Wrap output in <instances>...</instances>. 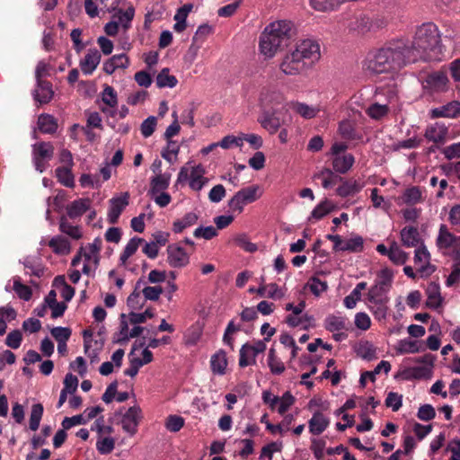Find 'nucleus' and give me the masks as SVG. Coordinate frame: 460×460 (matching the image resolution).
I'll use <instances>...</instances> for the list:
<instances>
[{"label": "nucleus", "instance_id": "nucleus-1", "mask_svg": "<svg viewBox=\"0 0 460 460\" xmlns=\"http://www.w3.org/2000/svg\"><path fill=\"white\" fill-rule=\"evenodd\" d=\"M411 58L409 40L396 39L369 51L362 62V68L369 75L393 74L414 63Z\"/></svg>", "mask_w": 460, "mask_h": 460}, {"label": "nucleus", "instance_id": "nucleus-2", "mask_svg": "<svg viewBox=\"0 0 460 460\" xmlns=\"http://www.w3.org/2000/svg\"><path fill=\"white\" fill-rule=\"evenodd\" d=\"M441 52L442 45L438 27L432 22H426L419 26L412 42H409L411 59L414 63L419 60H438Z\"/></svg>", "mask_w": 460, "mask_h": 460}, {"label": "nucleus", "instance_id": "nucleus-3", "mask_svg": "<svg viewBox=\"0 0 460 460\" xmlns=\"http://www.w3.org/2000/svg\"><path fill=\"white\" fill-rule=\"evenodd\" d=\"M320 58V47L312 40H304L296 49L287 53L279 63V69L287 75H297L305 71Z\"/></svg>", "mask_w": 460, "mask_h": 460}, {"label": "nucleus", "instance_id": "nucleus-4", "mask_svg": "<svg viewBox=\"0 0 460 460\" xmlns=\"http://www.w3.org/2000/svg\"><path fill=\"white\" fill-rule=\"evenodd\" d=\"M294 34L293 23L281 20L270 23L260 36L259 49L265 58H272L282 50Z\"/></svg>", "mask_w": 460, "mask_h": 460}, {"label": "nucleus", "instance_id": "nucleus-5", "mask_svg": "<svg viewBox=\"0 0 460 460\" xmlns=\"http://www.w3.org/2000/svg\"><path fill=\"white\" fill-rule=\"evenodd\" d=\"M261 195L262 191L259 185H252L243 188L228 201L229 208L233 212L241 214L243 211V207L245 205L256 201Z\"/></svg>", "mask_w": 460, "mask_h": 460}, {"label": "nucleus", "instance_id": "nucleus-6", "mask_svg": "<svg viewBox=\"0 0 460 460\" xmlns=\"http://www.w3.org/2000/svg\"><path fill=\"white\" fill-rule=\"evenodd\" d=\"M394 273L388 268L383 269L377 275L374 286L368 290L367 299L388 297L387 293L391 288Z\"/></svg>", "mask_w": 460, "mask_h": 460}, {"label": "nucleus", "instance_id": "nucleus-7", "mask_svg": "<svg viewBox=\"0 0 460 460\" xmlns=\"http://www.w3.org/2000/svg\"><path fill=\"white\" fill-rule=\"evenodd\" d=\"M435 358L431 354H426L423 357L415 359L416 362L422 363L423 365L407 368L403 372L405 379H421L428 378L431 375Z\"/></svg>", "mask_w": 460, "mask_h": 460}, {"label": "nucleus", "instance_id": "nucleus-8", "mask_svg": "<svg viewBox=\"0 0 460 460\" xmlns=\"http://www.w3.org/2000/svg\"><path fill=\"white\" fill-rule=\"evenodd\" d=\"M448 77L444 71H436L429 74L422 82L424 90L433 93L445 92L447 89Z\"/></svg>", "mask_w": 460, "mask_h": 460}, {"label": "nucleus", "instance_id": "nucleus-9", "mask_svg": "<svg viewBox=\"0 0 460 460\" xmlns=\"http://www.w3.org/2000/svg\"><path fill=\"white\" fill-rule=\"evenodd\" d=\"M109 203L110 208L107 218L109 223L114 225L118 222L120 214L129 203V193L126 191L119 196L113 197L110 199Z\"/></svg>", "mask_w": 460, "mask_h": 460}, {"label": "nucleus", "instance_id": "nucleus-10", "mask_svg": "<svg viewBox=\"0 0 460 460\" xmlns=\"http://www.w3.org/2000/svg\"><path fill=\"white\" fill-rule=\"evenodd\" d=\"M54 147L49 142H40L33 146V160L38 171L42 172L45 168L44 160L53 156Z\"/></svg>", "mask_w": 460, "mask_h": 460}, {"label": "nucleus", "instance_id": "nucleus-11", "mask_svg": "<svg viewBox=\"0 0 460 460\" xmlns=\"http://www.w3.org/2000/svg\"><path fill=\"white\" fill-rule=\"evenodd\" d=\"M141 420V409L138 406L130 407L122 416L121 426L125 432L134 436Z\"/></svg>", "mask_w": 460, "mask_h": 460}, {"label": "nucleus", "instance_id": "nucleus-12", "mask_svg": "<svg viewBox=\"0 0 460 460\" xmlns=\"http://www.w3.org/2000/svg\"><path fill=\"white\" fill-rule=\"evenodd\" d=\"M414 263L419 266L418 270L425 276H429L435 271V267L430 264V253L424 243L415 250Z\"/></svg>", "mask_w": 460, "mask_h": 460}, {"label": "nucleus", "instance_id": "nucleus-13", "mask_svg": "<svg viewBox=\"0 0 460 460\" xmlns=\"http://www.w3.org/2000/svg\"><path fill=\"white\" fill-rule=\"evenodd\" d=\"M167 253L168 263L173 268H181L189 263V254L178 244L173 243L168 245Z\"/></svg>", "mask_w": 460, "mask_h": 460}, {"label": "nucleus", "instance_id": "nucleus-14", "mask_svg": "<svg viewBox=\"0 0 460 460\" xmlns=\"http://www.w3.org/2000/svg\"><path fill=\"white\" fill-rule=\"evenodd\" d=\"M460 116V102L452 101L440 107L434 108L429 111L431 119L447 118L455 119Z\"/></svg>", "mask_w": 460, "mask_h": 460}, {"label": "nucleus", "instance_id": "nucleus-15", "mask_svg": "<svg viewBox=\"0 0 460 460\" xmlns=\"http://www.w3.org/2000/svg\"><path fill=\"white\" fill-rule=\"evenodd\" d=\"M284 102L283 93L276 88H263L260 95V102L263 108H274Z\"/></svg>", "mask_w": 460, "mask_h": 460}, {"label": "nucleus", "instance_id": "nucleus-16", "mask_svg": "<svg viewBox=\"0 0 460 460\" xmlns=\"http://www.w3.org/2000/svg\"><path fill=\"white\" fill-rule=\"evenodd\" d=\"M436 243L439 249H449L460 246V237L450 233L446 225H441Z\"/></svg>", "mask_w": 460, "mask_h": 460}, {"label": "nucleus", "instance_id": "nucleus-17", "mask_svg": "<svg viewBox=\"0 0 460 460\" xmlns=\"http://www.w3.org/2000/svg\"><path fill=\"white\" fill-rule=\"evenodd\" d=\"M401 242L406 247H415L416 249L423 243L418 229L414 226H405L401 230Z\"/></svg>", "mask_w": 460, "mask_h": 460}, {"label": "nucleus", "instance_id": "nucleus-18", "mask_svg": "<svg viewBox=\"0 0 460 460\" xmlns=\"http://www.w3.org/2000/svg\"><path fill=\"white\" fill-rule=\"evenodd\" d=\"M101 61V54L96 49H89L84 59L80 61V67L84 75H91Z\"/></svg>", "mask_w": 460, "mask_h": 460}, {"label": "nucleus", "instance_id": "nucleus-19", "mask_svg": "<svg viewBox=\"0 0 460 460\" xmlns=\"http://www.w3.org/2000/svg\"><path fill=\"white\" fill-rule=\"evenodd\" d=\"M329 424V418L323 412L316 411L308 421L309 431L313 435H320L327 429Z\"/></svg>", "mask_w": 460, "mask_h": 460}, {"label": "nucleus", "instance_id": "nucleus-20", "mask_svg": "<svg viewBox=\"0 0 460 460\" xmlns=\"http://www.w3.org/2000/svg\"><path fill=\"white\" fill-rule=\"evenodd\" d=\"M447 135V128L440 122H436L427 127L425 137L434 143L444 142Z\"/></svg>", "mask_w": 460, "mask_h": 460}, {"label": "nucleus", "instance_id": "nucleus-21", "mask_svg": "<svg viewBox=\"0 0 460 460\" xmlns=\"http://www.w3.org/2000/svg\"><path fill=\"white\" fill-rule=\"evenodd\" d=\"M371 18L366 14H360L354 18L349 24V30L358 34H366L372 31Z\"/></svg>", "mask_w": 460, "mask_h": 460}, {"label": "nucleus", "instance_id": "nucleus-22", "mask_svg": "<svg viewBox=\"0 0 460 460\" xmlns=\"http://www.w3.org/2000/svg\"><path fill=\"white\" fill-rule=\"evenodd\" d=\"M54 92L52 85L48 81L38 82L37 88L35 90L34 98L40 103H49L53 98Z\"/></svg>", "mask_w": 460, "mask_h": 460}, {"label": "nucleus", "instance_id": "nucleus-23", "mask_svg": "<svg viewBox=\"0 0 460 460\" xmlns=\"http://www.w3.org/2000/svg\"><path fill=\"white\" fill-rule=\"evenodd\" d=\"M91 206L90 199H79L73 201L66 207L67 216L70 218H76L84 214Z\"/></svg>", "mask_w": 460, "mask_h": 460}, {"label": "nucleus", "instance_id": "nucleus-24", "mask_svg": "<svg viewBox=\"0 0 460 460\" xmlns=\"http://www.w3.org/2000/svg\"><path fill=\"white\" fill-rule=\"evenodd\" d=\"M367 300L370 303V309L375 317L379 321L384 320L387 314V303L389 301V297H380Z\"/></svg>", "mask_w": 460, "mask_h": 460}, {"label": "nucleus", "instance_id": "nucleus-25", "mask_svg": "<svg viewBox=\"0 0 460 460\" xmlns=\"http://www.w3.org/2000/svg\"><path fill=\"white\" fill-rule=\"evenodd\" d=\"M38 128L44 134H53L58 129V121L50 114H40L38 118Z\"/></svg>", "mask_w": 460, "mask_h": 460}, {"label": "nucleus", "instance_id": "nucleus-26", "mask_svg": "<svg viewBox=\"0 0 460 460\" xmlns=\"http://www.w3.org/2000/svg\"><path fill=\"white\" fill-rule=\"evenodd\" d=\"M261 126L267 129L270 134L276 133L281 127V120L275 113L265 111L260 119Z\"/></svg>", "mask_w": 460, "mask_h": 460}, {"label": "nucleus", "instance_id": "nucleus-27", "mask_svg": "<svg viewBox=\"0 0 460 460\" xmlns=\"http://www.w3.org/2000/svg\"><path fill=\"white\" fill-rule=\"evenodd\" d=\"M211 369L214 374L224 375L227 367L226 354L224 350L220 349L211 357L210 360Z\"/></svg>", "mask_w": 460, "mask_h": 460}, {"label": "nucleus", "instance_id": "nucleus-28", "mask_svg": "<svg viewBox=\"0 0 460 460\" xmlns=\"http://www.w3.org/2000/svg\"><path fill=\"white\" fill-rule=\"evenodd\" d=\"M354 164V156L350 154L337 155L332 160V167L339 173L347 172Z\"/></svg>", "mask_w": 460, "mask_h": 460}, {"label": "nucleus", "instance_id": "nucleus-29", "mask_svg": "<svg viewBox=\"0 0 460 460\" xmlns=\"http://www.w3.org/2000/svg\"><path fill=\"white\" fill-rule=\"evenodd\" d=\"M171 180L170 173H159L151 180L150 182V194L155 195L160 191L166 190L169 186Z\"/></svg>", "mask_w": 460, "mask_h": 460}, {"label": "nucleus", "instance_id": "nucleus-30", "mask_svg": "<svg viewBox=\"0 0 460 460\" xmlns=\"http://www.w3.org/2000/svg\"><path fill=\"white\" fill-rule=\"evenodd\" d=\"M205 171L198 165L193 167L190 174V187L194 190H200L203 186L208 182V179L203 177Z\"/></svg>", "mask_w": 460, "mask_h": 460}, {"label": "nucleus", "instance_id": "nucleus-31", "mask_svg": "<svg viewBox=\"0 0 460 460\" xmlns=\"http://www.w3.org/2000/svg\"><path fill=\"white\" fill-rule=\"evenodd\" d=\"M363 238L361 236H356L350 239H341V244L338 252H359L363 250Z\"/></svg>", "mask_w": 460, "mask_h": 460}, {"label": "nucleus", "instance_id": "nucleus-32", "mask_svg": "<svg viewBox=\"0 0 460 460\" xmlns=\"http://www.w3.org/2000/svg\"><path fill=\"white\" fill-rule=\"evenodd\" d=\"M388 258L392 262L397 265H403L408 258L409 254L405 252L396 242H393L390 244V252Z\"/></svg>", "mask_w": 460, "mask_h": 460}, {"label": "nucleus", "instance_id": "nucleus-33", "mask_svg": "<svg viewBox=\"0 0 460 460\" xmlns=\"http://www.w3.org/2000/svg\"><path fill=\"white\" fill-rule=\"evenodd\" d=\"M256 356L257 354L252 350V345L248 343L243 345L240 349L239 366L244 367L249 365H254L256 363Z\"/></svg>", "mask_w": 460, "mask_h": 460}, {"label": "nucleus", "instance_id": "nucleus-34", "mask_svg": "<svg viewBox=\"0 0 460 460\" xmlns=\"http://www.w3.org/2000/svg\"><path fill=\"white\" fill-rule=\"evenodd\" d=\"M170 69L168 67L163 68L157 75L155 83L157 87H170L173 88L176 86L178 80L174 75H169Z\"/></svg>", "mask_w": 460, "mask_h": 460}, {"label": "nucleus", "instance_id": "nucleus-35", "mask_svg": "<svg viewBox=\"0 0 460 460\" xmlns=\"http://www.w3.org/2000/svg\"><path fill=\"white\" fill-rule=\"evenodd\" d=\"M315 178L322 179L323 187L329 189L337 184L342 178L335 174L331 169L324 168L314 176Z\"/></svg>", "mask_w": 460, "mask_h": 460}, {"label": "nucleus", "instance_id": "nucleus-36", "mask_svg": "<svg viewBox=\"0 0 460 460\" xmlns=\"http://www.w3.org/2000/svg\"><path fill=\"white\" fill-rule=\"evenodd\" d=\"M357 355L364 359L376 358V349L369 341H360L356 347Z\"/></svg>", "mask_w": 460, "mask_h": 460}, {"label": "nucleus", "instance_id": "nucleus-37", "mask_svg": "<svg viewBox=\"0 0 460 460\" xmlns=\"http://www.w3.org/2000/svg\"><path fill=\"white\" fill-rule=\"evenodd\" d=\"M391 365L388 361L382 360L373 371H366L361 374L359 383L362 387L366 385V377H369L372 382L376 380V375H378L382 370H384L386 374L390 371Z\"/></svg>", "mask_w": 460, "mask_h": 460}, {"label": "nucleus", "instance_id": "nucleus-38", "mask_svg": "<svg viewBox=\"0 0 460 460\" xmlns=\"http://www.w3.org/2000/svg\"><path fill=\"white\" fill-rule=\"evenodd\" d=\"M145 240L140 237H133L127 243L123 252L120 254L119 260L125 264L129 257H131L138 249L139 245L144 243Z\"/></svg>", "mask_w": 460, "mask_h": 460}, {"label": "nucleus", "instance_id": "nucleus-39", "mask_svg": "<svg viewBox=\"0 0 460 460\" xmlns=\"http://www.w3.org/2000/svg\"><path fill=\"white\" fill-rule=\"evenodd\" d=\"M49 246L55 253L66 254L70 252L69 242L62 236H55L49 242Z\"/></svg>", "mask_w": 460, "mask_h": 460}, {"label": "nucleus", "instance_id": "nucleus-40", "mask_svg": "<svg viewBox=\"0 0 460 460\" xmlns=\"http://www.w3.org/2000/svg\"><path fill=\"white\" fill-rule=\"evenodd\" d=\"M314 322V318L313 315H309L307 314H302L300 317H296L292 314H289L286 318V323L291 327H297L299 325H303L304 328H308L309 326H313Z\"/></svg>", "mask_w": 460, "mask_h": 460}, {"label": "nucleus", "instance_id": "nucleus-41", "mask_svg": "<svg viewBox=\"0 0 460 460\" xmlns=\"http://www.w3.org/2000/svg\"><path fill=\"white\" fill-rule=\"evenodd\" d=\"M292 109L295 112L299 114L301 117L309 119L314 118L319 110L315 107L310 106L303 102H295L292 104Z\"/></svg>", "mask_w": 460, "mask_h": 460}, {"label": "nucleus", "instance_id": "nucleus-42", "mask_svg": "<svg viewBox=\"0 0 460 460\" xmlns=\"http://www.w3.org/2000/svg\"><path fill=\"white\" fill-rule=\"evenodd\" d=\"M198 220L197 214L193 212L187 213L181 219L173 223L172 230L175 233H181L185 228L193 226Z\"/></svg>", "mask_w": 460, "mask_h": 460}, {"label": "nucleus", "instance_id": "nucleus-43", "mask_svg": "<svg viewBox=\"0 0 460 460\" xmlns=\"http://www.w3.org/2000/svg\"><path fill=\"white\" fill-rule=\"evenodd\" d=\"M59 230L72 237L73 239H80L82 237V233L78 226L71 225L66 217H61L59 221Z\"/></svg>", "mask_w": 460, "mask_h": 460}, {"label": "nucleus", "instance_id": "nucleus-44", "mask_svg": "<svg viewBox=\"0 0 460 460\" xmlns=\"http://www.w3.org/2000/svg\"><path fill=\"white\" fill-rule=\"evenodd\" d=\"M72 167L61 166L56 169V176L60 183L66 187L74 186V175Z\"/></svg>", "mask_w": 460, "mask_h": 460}, {"label": "nucleus", "instance_id": "nucleus-45", "mask_svg": "<svg viewBox=\"0 0 460 460\" xmlns=\"http://www.w3.org/2000/svg\"><path fill=\"white\" fill-rule=\"evenodd\" d=\"M402 199L406 204L415 205L422 201L421 190L417 186H412L405 190Z\"/></svg>", "mask_w": 460, "mask_h": 460}, {"label": "nucleus", "instance_id": "nucleus-46", "mask_svg": "<svg viewBox=\"0 0 460 460\" xmlns=\"http://www.w3.org/2000/svg\"><path fill=\"white\" fill-rule=\"evenodd\" d=\"M135 15V9L130 6L126 11L119 9L114 17L118 18L119 24H121L122 28L127 31L130 27V22Z\"/></svg>", "mask_w": 460, "mask_h": 460}, {"label": "nucleus", "instance_id": "nucleus-47", "mask_svg": "<svg viewBox=\"0 0 460 460\" xmlns=\"http://www.w3.org/2000/svg\"><path fill=\"white\" fill-rule=\"evenodd\" d=\"M16 312L13 307H0V335H4L6 332V321L15 319Z\"/></svg>", "mask_w": 460, "mask_h": 460}, {"label": "nucleus", "instance_id": "nucleus-48", "mask_svg": "<svg viewBox=\"0 0 460 460\" xmlns=\"http://www.w3.org/2000/svg\"><path fill=\"white\" fill-rule=\"evenodd\" d=\"M360 190L359 184L357 181L349 180L344 181L338 189L337 194L341 197H348L358 192Z\"/></svg>", "mask_w": 460, "mask_h": 460}, {"label": "nucleus", "instance_id": "nucleus-49", "mask_svg": "<svg viewBox=\"0 0 460 460\" xmlns=\"http://www.w3.org/2000/svg\"><path fill=\"white\" fill-rule=\"evenodd\" d=\"M428 298L426 305L430 308H437L440 305L441 298L438 291V287L435 284H430L427 289Z\"/></svg>", "mask_w": 460, "mask_h": 460}, {"label": "nucleus", "instance_id": "nucleus-50", "mask_svg": "<svg viewBox=\"0 0 460 460\" xmlns=\"http://www.w3.org/2000/svg\"><path fill=\"white\" fill-rule=\"evenodd\" d=\"M43 415V406L41 403H35L31 407L30 416V429L33 431L37 430L40 426V420Z\"/></svg>", "mask_w": 460, "mask_h": 460}, {"label": "nucleus", "instance_id": "nucleus-51", "mask_svg": "<svg viewBox=\"0 0 460 460\" xmlns=\"http://www.w3.org/2000/svg\"><path fill=\"white\" fill-rule=\"evenodd\" d=\"M339 133L344 139L352 140L357 138L354 124L349 120H342L340 123Z\"/></svg>", "mask_w": 460, "mask_h": 460}, {"label": "nucleus", "instance_id": "nucleus-52", "mask_svg": "<svg viewBox=\"0 0 460 460\" xmlns=\"http://www.w3.org/2000/svg\"><path fill=\"white\" fill-rule=\"evenodd\" d=\"M268 365L272 374L280 375L285 371L284 364L277 358L272 348L269 351Z\"/></svg>", "mask_w": 460, "mask_h": 460}, {"label": "nucleus", "instance_id": "nucleus-53", "mask_svg": "<svg viewBox=\"0 0 460 460\" xmlns=\"http://www.w3.org/2000/svg\"><path fill=\"white\" fill-rule=\"evenodd\" d=\"M146 282L140 279L137 281L134 291L129 295L128 297V305L133 309H137L142 306V304L139 303L140 299V294L141 291H139L142 284H145Z\"/></svg>", "mask_w": 460, "mask_h": 460}, {"label": "nucleus", "instance_id": "nucleus-54", "mask_svg": "<svg viewBox=\"0 0 460 460\" xmlns=\"http://www.w3.org/2000/svg\"><path fill=\"white\" fill-rule=\"evenodd\" d=\"M137 349L136 345L133 346L131 352L129 353V363L130 366L124 371L126 376L134 377L137 376L139 368L143 366L140 362V358L134 356V351Z\"/></svg>", "mask_w": 460, "mask_h": 460}, {"label": "nucleus", "instance_id": "nucleus-55", "mask_svg": "<svg viewBox=\"0 0 460 460\" xmlns=\"http://www.w3.org/2000/svg\"><path fill=\"white\" fill-rule=\"evenodd\" d=\"M310 5L318 12L332 11L339 6L335 0H310Z\"/></svg>", "mask_w": 460, "mask_h": 460}, {"label": "nucleus", "instance_id": "nucleus-56", "mask_svg": "<svg viewBox=\"0 0 460 460\" xmlns=\"http://www.w3.org/2000/svg\"><path fill=\"white\" fill-rule=\"evenodd\" d=\"M325 328L332 332L341 331L345 329V321L341 317L330 315L325 320Z\"/></svg>", "mask_w": 460, "mask_h": 460}, {"label": "nucleus", "instance_id": "nucleus-57", "mask_svg": "<svg viewBox=\"0 0 460 460\" xmlns=\"http://www.w3.org/2000/svg\"><path fill=\"white\" fill-rule=\"evenodd\" d=\"M235 244L248 252H254L257 251V245L250 242L247 234H239L234 238Z\"/></svg>", "mask_w": 460, "mask_h": 460}, {"label": "nucleus", "instance_id": "nucleus-58", "mask_svg": "<svg viewBox=\"0 0 460 460\" xmlns=\"http://www.w3.org/2000/svg\"><path fill=\"white\" fill-rule=\"evenodd\" d=\"M115 447V440L111 437L101 438L97 440L96 448L102 455L112 452Z\"/></svg>", "mask_w": 460, "mask_h": 460}, {"label": "nucleus", "instance_id": "nucleus-59", "mask_svg": "<svg viewBox=\"0 0 460 460\" xmlns=\"http://www.w3.org/2000/svg\"><path fill=\"white\" fill-rule=\"evenodd\" d=\"M242 330V326L240 324H235L234 321H230L223 337V341L227 344L232 349H234V339L232 335L240 332Z\"/></svg>", "mask_w": 460, "mask_h": 460}, {"label": "nucleus", "instance_id": "nucleus-60", "mask_svg": "<svg viewBox=\"0 0 460 460\" xmlns=\"http://www.w3.org/2000/svg\"><path fill=\"white\" fill-rule=\"evenodd\" d=\"M219 146L224 149H229L234 146H243L242 133L239 134L238 136L227 135L224 137L222 140L219 142Z\"/></svg>", "mask_w": 460, "mask_h": 460}, {"label": "nucleus", "instance_id": "nucleus-61", "mask_svg": "<svg viewBox=\"0 0 460 460\" xmlns=\"http://www.w3.org/2000/svg\"><path fill=\"white\" fill-rule=\"evenodd\" d=\"M201 335V329L198 326H192L184 334V343L189 346L195 345L199 341Z\"/></svg>", "mask_w": 460, "mask_h": 460}, {"label": "nucleus", "instance_id": "nucleus-62", "mask_svg": "<svg viewBox=\"0 0 460 460\" xmlns=\"http://www.w3.org/2000/svg\"><path fill=\"white\" fill-rule=\"evenodd\" d=\"M307 287L314 296H319L327 289L328 285L325 281H322L318 278L313 277L309 279Z\"/></svg>", "mask_w": 460, "mask_h": 460}, {"label": "nucleus", "instance_id": "nucleus-63", "mask_svg": "<svg viewBox=\"0 0 460 460\" xmlns=\"http://www.w3.org/2000/svg\"><path fill=\"white\" fill-rule=\"evenodd\" d=\"M163 288L161 286H146L141 290L146 300L157 301L163 293Z\"/></svg>", "mask_w": 460, "mask_h": 460}, {"label": "nucleus", "instance_id": "nucleus-64", "mask_svg": "<svg viewBox=\"0 0 460 460\" xmlns=\"http://www.w3.org/2000/svg\"><path fill=\"white\" fill-rule=\"evenodd\" d=\"M402 405V395L395 392H390L385 399V406L397 411Z\"/></svg>", "mask_w": 460, "mask_h": 460}]
</instances>
